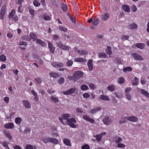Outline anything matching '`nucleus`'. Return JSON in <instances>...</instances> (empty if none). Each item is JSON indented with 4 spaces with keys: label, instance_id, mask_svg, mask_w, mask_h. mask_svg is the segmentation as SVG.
I'll return each mask as SVG.
<instances>
[{
    "label": "nucleus",
    "instance_id": "obj_62",
    "mask_svg": "<svg viewBox=\"0 0 149 149\" xmlns=\"http://www.w3.org/2000/svg\"><path fill=\"white\" fill-rule=\"evenodd\" d=\"M2 145L3 146L6 147L7 149H10L8 146L7 144L6 143L4 142H3L2 143Z\"/></svg>",
    "mask_w": 149,
    "mask_h": 149
},
{
    "label": "nucleus",
    "instance_id": "obj_12",
    "mask_svg": "<svg viewBox=\"0 0 149 149\" xmlns=\"http://www.w3.org/2000/svg\"><path fill=\"white\" fill-rule=\"evenodd\" d=\"M76 90L75 88H71L67 91L64 92L63 94L65 95H68L72 94L75 92Z\"/></svg>",
    "mask_w": 149,
    "mask_h": 149
},
{
    "label": "nucleus",
    "instance_id": "obj_44",
    "mask_svg": "<svg viewBox=\"0 0 149 149\" xmlns=\"http://www.w3.org/2000/svg\"><path fill=\"white\" fill-rule=\"evenodd\" d=\"M106 51L107 53V54H108L109 55H110L111 54L112 52L111 51V49L110 46H107V49L106 50Z\"/></svg>",
    "mask_w": 149,
    "mask_h": 149
},
{
    "label": "nucleus",
    "instance_id": "obj_13",
    "mask_svg": "<svg viewBox=\"0 0 149 149\" xmlns=\"http://www.w3.org/2000/svg\"><path fill=\"white\" fill-rule=\"evenodd\" d=\"M83 118L84 119L91 123H93L95 122V120L91 118L89 116L87 115H84L83 116Z\"/></svg>",
    "mask_w": 149,
    "mask_h": 149
},
{
    "label": "nucleus",
    "instance_id": "obj_21",
    "mask_svg": "<svg viewBox=\"0 0 149 149\" xmlns=\"http://www.w3.org/2000/svg\"><path fill=\"white\" fill-rule=\"evenodd\" d=\"M50 138L43 137L41 138V140L44 143H46L48 142H50Z\"/></svg>",
    "mask_w": 149,
    "mask_h": 149
},
{
    "label": "nucleus",
    "instance_id": "obj_3",
    "mask_svg": "<svg viewBox=\"0 0 149 149\" xmlns=\"http://www.w3.org/2000/svg\"><path fill=\"white\" fill-rule=\"evenodd\" d=\"M22 103L25 108L28 109L31 108V104L29 101L26 100H22Z\"/></svg>",
    "mask_w": 149,
    "mask_h": 149
},
{
    "label": "nucleus",
    "instance_id": "obj_15",
    "mask_svg": "<svg viewBox=\"0 0 149 149\" xmlns=\"http://www.w3.org/2000/svg\"><path fill=\"white\" fill-rule=\"evenodd\" d=\"M14 125L12 123H9L6 124L4 125V127L6 128L12 129L14 127Z\"/></svg>",
    "mask_w": 149,
    "mask_h": 149
},
{
    "label": "nucleus",
    "instance_id": "obj_58",
    "mask_svg": "<svg viewBox=\"0 0 149 149\" xmlns=\"http://www.w3.org/2000/svg\"><path fill=\"white\" fill-rule=\"evenodd\" d=\"M3 100L6 103H8L9 101V97H6L4 98Z\"/></svg>",
    "mask_w": 149,
    "mask_h": 149
},
{
    "label": "nucleus",
    "instance_id": "obj_55",
    "mask_svg": "<svg viewBox=\"0 0 149 149\" xmlns=\"http://www.w3.org/2000/svg\"><path fill=\"white\" fill-rule=\"evenodd\" d=\"M68 6L65 4H63L62 5V8L63 10L64 11H66L67 9Z\"/></svg>",
    "mask_w": 149,
    "mask_h": 149
},
{
    "label": "nucleus",
    "instance_id": "obj_30",
    "mask_svg": "<svg viewBox=\"0 0 149 149\" xmlns=\"http://www.w3.org/2000/svg\"><path fill=\"white\" fill-rule=\"evenodd\" d=\"M50 99L51 102H57L58 101V99L57 97H55L53 95L50 97Z\"/></svg>",
    "mask_w": 149,
    "mask_h": 149
},
{
    "label": "nucleus",
    "instance_id": "obj_41",
    "mask_svg": "<svg viewBox=\"0 0 149 149\" xmlns=\"http://www.w3.org/2000/svg\"><path fill=\"white\" fill-rule=\"evenodd\" d=\"M81 88L83 91L86 90L88 89V87L85 84L82 85L81 86Z\"/></svg>",
    "mask_w": 149,
    "mask_h": 149
},
{
    "label": "nucleus",
    "instance_id": "obj_19",
    "mask_svg": "<svg viewBox=\"0 0 149 149\" xmlns=\"http://www.w3.org/2000/svg\"><path fill=\"white\" fill-rule=\"evenodd\" d=\"M127 120L132 122H135L137 120V118L136 117L134 116H131V117H127Z\"/></svg>",
    "mask_w": 149,
    "mask_h": 149
},
{
    "label": "nucleus",
    "instance_id": "obj_27",
    "mask_svg": "<svg viewBox=\"0 0 149 149\" xmlns=\"http://www.w3.org/2000/svg\"><path fill=\"white\" fill-rule=\"evenodd\" d=\"M101 109V108L100 107H97L93 109H91L90 111V112L92 114L96 113V112L100 111Z\"/></svg>",
    "mask_w": 149,
    "mask_h": 149
},
{
    "label": "nucleus",
    "instance_id": "obj_39",
    "mask_svg": "<svg viewBox=\"0 0 149 149\" xmlns=\"http://www.w3.org/2000/svg\"><path fill=\"white\" fill-rule=\"evenodd\" d=\"M30 36L33 41H35L37 39V36L36 35L33 33H31L30 34Z\"/></svg>",
    "mask_w": 149,
    "mask_h": 149
},
{
    "label": "nucleus",
    "instance_id": "obj_1",
    "mask_svg": "<svg viewBox=\"0 0 149 149\" xmlns=\"http://www.w3.org/2000/svg\"><path fill=\"white\" fill-rule=\"evenodd\" d=\"M70 115L69 114L67 113L63 115L61 117L59 118V119L61 123L63 125H65L64 123L63 119L64 120H67V124L71 127L73 128H76L77 127V125H75L74 123H76V120L73 118H70L68 119L70 117Z\"/></svg>",
    "mask_w": 149,
    "mask_h": 149
},
{
    "label": "nucleus",
    "instance_id": "obj_5",
    "mask_svg": "<svg viewBox=\"0 0 149 149\" xmlns=\"http://www.w3.org/2000/svg\"><path fill=\"white\" fill-rule=\"evenodd\" d=\"M52 65L53 67L57 68H59L63 67V64L62 63L54 61L52 63Z\"/></svg>",
    "mask_w": 149,
    "mask_h": 149
},
{
    "label": "nucleus",
    "instance_id": "obj_31",
    "mask_svg": "<svg viewBox=\"0 0 149 149\" xmlns=\"http://www.w3.org/2000/svg\"><path fill=\"white\" fill-rule=\"evenodd\" d=\"M64 143L67 146H71V143L70 141L67 139H65L63 140Z\"/></svg>",
    "mask_w": 149,
    "mask_h": 149
},
{
    "label": "nucleus",
    "instance_id": "obj_47",
    "mask_svg": "<svg viewBox=\"0 0 149 149\" xmlns=\"http://www.w3.org/2000/svg\"><path fill=\"white\" fill-rule=\"evenodd\" d=\"M96 138L97 140L98 141H101L102 137L100 135L97 134L96 136Z\"/></svg>",
    "mask_w": 149,
    "mask_h": 149
},
{
    "label": "nucleus",
    "instance_id": "obj_24",
    "mask_svg": "<svg viewBox=\"0 0 149 149\" xmlns=\"http://www.w3.org/2000/svg\"><path fill=\"white\" fill-rule=\"evenodd\" d=\"M140 92L141 94L149 98V93L148 92L143 89H140Z\"/></svg>",
    "mask_w": 149,
    "mask_h": 149
},
{
    "label": "nucleus",
    "instance_id": "obj_64",
    "mask_svg": "<svg viewBox=\"0 0 149 149\" xmlns=\"http://www.w3.org/2000/svg\"><path fill=\"white\" fill-rule=\"evenodd\" d=\"M129 37L128 36H123L121 37V39L123 40H127L128 38Z\"/></svg>",
    "mask_w": 149,
    "mask_h": 149
},
{
    "label": "nucleus",
    "instance_id": "obj_9",
    "mask_svg": "<svg viewBox=\"0 0 149 149\" xmlns=\"http://www.w3.org/2000/svg\"><path fill=\"white\" fill-rule=\"evenodd\" d=\"M103 122L104 124L107 125H109L112 123L111 119L108 117H105L103 120Z\"/></svg>",
    "mask_w": 149,
    "mask_h": 149
},
{
    "label": "nucleus",
    "instance_id": "obj_23",
    "mask_svg": "<svg viewBox=\"0 0 149 149\" xmlns=\"http://www.w3.org/2000/svg\"><path fill=\"white\" fill-rule=\"evenodd\" d=\"M36 42L38 44L42 47H45L47 46L46 43L40 39H37L36 41Z\"/></svg>",
    "mask_w": 149,
    "mask_h": 149
},
{
    "label": "nucleus",
    "instance_id": "obj_17",
    "mask_svg": "<svg viewBox=\"0 0 149 149\" xmlns=\"http://www.w3.org/2000/svg\"><path fill=\"white\" fill-rule=\"evenodd\" d=\"M3 133L4 135L9 139H12V136L11 135L8 131L6 130H5L3 131Z\"/></svg>",
    "mask_w": 149,
    "mask_h": 149
},
{
    "label": "nucleus",
    "instance_id": "obj_4",
    "mask_svg": "<svg viewBox=\"0 0 149 149\" xmlns=\"http://www.w3.org/2000/svg\"><path fill=\"white\" fill-rule=\"evenodd\" d=\"M6 7L5 6H3L1 8L0 13V19L3 20L4 17V14L6 12Z\"/></svg>",
    "mask_w": 149,
    "mask_h": 149
},
{
    "label": "nucleus",
    "instance_id": "obj_35",
    "mask_svg": "<svg viewBox=\"0 0 149 149\" xmlns=\"http://www.w3.org/2000/svg\"><path fill=\"white\" fill-rule=\"evenodd\" d=\"M50 142H52L54 144H57L58 143V140L56 138H51Z\"/></svg>",
    "mask_w": 149,
    "mask_h": 149
},
{
    "label": "nucleus",
    "instance_id": "obj_8",
    "mask_svg": "<svg viewBox=\"0 0 149 149\" xmlns=\"http://www.w3.org/2000/svg\"><path fill=\"white\" fill-rule=\"evenodd\" d=\"M57 46L60 49L65 50H68L70 48L69 46H67L63 45L60 42L57 43Z\"/></svg>",
    "mask_w": 149,
    "mask_h": 149
},
{
    "label": "nucleus",
    "instance_id": "obj_16",
    "mask_svg": "<svg viewBox=\"0 0 149 149\" xmlns=\"http://www.w3.org/2000/svg\"><path fill=\"white\" fill-rule=\"evenodd\" d=\"M74 61L75 62H86V60L85 58L81 57L75 58Z\"/></svg>",
    "mask_w": 149,
    "mask_h": 149
},
{
    "label": "nucleus",
    "instance_id": "obj_50",
    "mask_svg": "<svg viewBox=\"0 0 149 149\" xmlns=\"http://www.w3.org/2000/svg\"><path fill=\"white\" fill-rule=\"evenodd\" d=\"M73 63V62L72 61L68 60L66 63V65L68 66H71Z\"/></svg>",
    "mask_w": 149,
    "mask_h": 149
},
{
    "label": "nucleus",
    "instance_id": "obj_56",
    "mask_svg": "<svg viewBox=\"0 0 149 149\" xmlns=\"http://www.w3.org/2000/svg\"><path fill=\"white\" fill-rule=\"evenodd\" d=\"M125 146V145L122 143H118L117 145V147L118 148H124Z\"/></svg>",
    "mask_w": 149,
    "mask_h": 149
},
{
    "label": "nucleus",
    "instance_id": "obj_34",
    "mask_svg": "<svg viewBox=\"0 0 149 149\" xmlns=\"http://www.w3.org/2000/svg\"><path fill=\"white\" fill-rule=\"evenodd\" d=\"M107 88L109 91H113L115 89V86L113 85H109L107 87Z\"/></svg>",
    "mask_w": 149,
    "mask_h": 149
},
{
    "label": "nucleus",
    "instance_id": "obj_11",
    "mask_svg": "<svg viewBox=\"0 0 149 149\" xmlns=\"http://www.w3.org/2000/svg\"><path fill=\"white\" fill-rule=\"evenodd\" d=\"M99 22L98 19L96 17H94L92 24L95 27L97 26Z\"/></svg>",
    "mask_w": 149,
    "mask_h": 149
},
{
    "label": "nucleus",
    "instance_id": "obj_10",
    "mask_svg": "<svg viewBox=\"0 0 149 149\" xmlns=\"http://www.w3.org/2000/svg\"><path fill=\"white\" fill-rule=\"evenodd\" d=\"M110 17V14L107 13H104L102 17V19L104 21L107 20Z\"/></svg>",
    "mask_w": 149,
    "mask_h": 149
},
{
    "label": "nucleus",
    "instance_id": "obj_59",
    "mask_svg": "<svg viewBox=\"0 0 149 149\" xmlns=\"http://www.w3.org/2000/svg\"><path fill=\"white\" fill-rule=\"evenodd\" d=\"M126 98L128 100H131V96L129 93L125 94Z\"/></svg>",
    "mask_w": 149,
    "mask_h": 149
},
{
    "label": "nucleus",
    "instance_id": "obj_52",
    "mask_svg": "<svg viewBox=\"0 0 149 149\" xmlns=\"http://www.w3.org/2000/svg\"><path fill=\"white\" fill-rule=\"evenodd\" d=\"M132 90V88L130 87H127L125 89V94L129 93V92Z\"/></svg>",
    "mask_w": 149,
    "mask_h": 149
},
{
    "label": "nucleus",
    "instance_id": "obj_22",
    "mask_svg": "<svg viewBox=\"0 0 149 149\" xmlns=\"http://www.w3.org/2000/svg\"><path fill=\"white\" fill-rule=\"evenodd\" d=\"M25 149H37V147L35 146L28 144L26 145Z\"/></svg>",
    "mask_w": 149,
    "mask_h": 149
},
{
    "label": "nucleus",
    "instance_id": "obj_32",
    "mask_svg": "<svg viewBox=\"0 0 149 149\" xmlns=\"http://www.w3.org/2000/svg\"><path fill=\"white\" fill-rule=\"evenodd\" d=\"M22 121V119L20 117H17L15 119V122L17 124H20Z\"/></svg>",
    "mask_w": 149,
    "mask_h": 149
},
{
    "label": "nucleus",
    "instance_id": "obj_46",
    "mask_svg": "<svg viewBox=\"0 0 149 149\" xmlns=\"http://www.w3.org/2000/svg\"><path fill=\"white\" fill-rule=\"evenodd\" d=\"M33 4L36 7H38L39 6L40 4L37 1L35 0L33 2Z\"/></svg>",
    "mask_w": 149,
    "mask_h": 149
},
{
    "label": "nucleus",
    "instance_id": "obj_36",
    "mask_svg": "<svg viewBox=\"0 0 149 149\" xmlns=\"http://www.w3.org/2000/svg\"><path fill=\"white\" fill-rule=\"evenodd\" d=\"M125 81V79L123 77H120L118 79V82L120 84H123Z\"/></svg>",
    "mask_w": 149,
    "mask_h": 149
},
{
    "label": "nucleus",
    "instance_id": "obj_48",
    "mask_svg": "<svg viewBox=\"0 0 149 149\" xmlns=\"http://www.w3.org/2000/svg\"><path fill=\"white\" fill-rule=\"evenodd\" d=\"M64 81V78L63 77H60L58 80V82L59 84H61L63 83Z\"/></svg>",
    "mask_w": 149,
    "mask_h": 149
},
{
    "label": "nucleus",
    "instance_id": "obj_63",
    "mask_svg": "<svg viewBox=\"0 0 149 149\" xmlns=\"http://www.w3.org/2000/svg\"><path fill=\"white\" fill-rule=\"evenodd\" d=\"M76 112L77 113H82L83 112V111L80 108H77L76 109Z\"/></svg>",
    "mask_w": 149,
    "mask_h": 149
},
{
    "label": "nucleus",
    "instance_id": "obj_49",
    "mask_svg": "<svg viewBox=\"0 0 149 149\" xmlns=\"http://www.w3.org/2000/svg\"><path fill=\"white\" fill-rule=\"evenodd\" d=\"M35 80L37 83L38 84H40L42 81V80L41 78L37 77L35 79Z\"/></svg>",
    "mask_w": 149,
    "mask_h": 149
},
{
    "label": "nucleus",
    "instance_id": "obj_60",
    "mask_svg": "<svg viewBox=\"0 0 149 149\" xmlns=\"http://www.w3.org/2000/svg\"><path fill=\"white\" fill-rule=\"evenodd\" d=\"M83 96L84 98H88L90 97V95L88 93H86L83 94Z\"/></svg>",
    "mask_w": 149,
    "mask_h": 149
},
{
    "label": "nucleus",
    "instance_id": "obj_6",
    "mask_svg": "<svg viewBox=\"0 0 149 149\" xmlns=\"http://www.w3.org/2000/svg\"><path fill=\"white\" fill-rule=\"evenodd\" d=\"M50 132L52 136L54 137H56L58 136L56 128L55 127H52L51 129Z\"/></svg>",
    "mask_w": 149,
    "mask_h": 149
},
{
    "label": "nucleus",
    "instance_id": "obj_18",
    "mask_svg": "<svg viewBox=\"0 0 149 149\" xmlns=\"http://www.w3.org/2000/svg\"><path fill=\"white\" fill-rule=\"evenodd\" d=\"M123 10L127 13H129L130 11V7L127 5H124L122 6Z\"/></svg>",
    "mask_w": 149,
    "mask_h": 149
},
{
    "label": "nucleus",
    "instance_id": "obj_61",
    "mask_svg": "<svg viewBox=\"0 0 149 149\" xmlns=\"http://www.w3.org/2000/svg\"><path fill=\"white\" fill-rule=\"evenodd\" d=\"M19 45H24L25 46H26L27 45V43L26 42L20 41L19 42Z\"/></svg>",
    "mask_w": 149,
    "mask_h": 149
},
{
    "label": "nucleus",
    "instance_id": "obj_38",
    "mask_svg": "<svg viewBox=\"0 0 149 149\" xmlns=\"http://www.w3.org/2000/svg\"><path fill=\"white\" fill-rule=\"evenodd\" d=\"M15 10L14 9L9 14V18H12L13 17L14 15L15 14Z\"/></svg>",
    "mask_w": 149,
    "mask_h": 149
},
{
    "label": "nucleus",
    "instance_id": "obj_51",
    "mask_svg": "<svg viewBox=\"0 0 149 149\" xmlns=\"http://www.w3.org/2000/svg\"><path fill=\"white\" fill-rule=\"evenodd\" d=\"M127 117H125L122 119L121 121L119 122V123L120 124H121L122 123H126L127 122Z\"/></svg>",
    "mask_w": 149,
    "mask_h": 149
},
{
    "label": "nucleus",
    "instance_id": "obj_54",
    "mask_svg": "<svg viewBox=\"0 0 149 149\" xmlns=\"http://www.w3.org/2000/svg\"><path fill=\"white\" fill-rule=\"evenodd\" d=\"M99 56L101 58H104L106 57V55L105 53H101L99 54Z\"/></svg>",
    "mask_w": 149,
    "mask_h": 149
},
{
    "label": "nucleus",
    "instance_id": "obj_45",
    "mask_svg": "<svg viewBox=\"0 0 149 149\" xmlns=\"http://www.w3.org/2000/svg\"><path fill=\"white\" fill-rule=\"evenodd\" d=\"M122 141V139L120 137L116 138L115 140V142L117 144L121 142Z\"/></svg>",
    "mask_w": 149,
    "mask_h": 149
},
{
    "label": "nucleus",
    "instance_id": "obj_37",
    "mask_svg": "<svg viewBox=\"0 0 149 149\" xmlns=\"http://www.w3.org/2000/svg\"><path fill=\"white\" fill-rule=\"evenodd\" d=\"M6 59V56L5 55L2 54L0 56V61L2 62H5Z\"/></svg>",
    "mask_w": 149,
    "mask_h": 149
},
{
    "label": "nucleus",
    "instance_id": "obj_29",
    "mask_svg": "<svg viewBox=\"0 0 149 149\" xmlns=\"http://www.w3.org/2000/svg\"><path fill=\"white\" fill-rule=\"evenodd\" d=\"M136 47L140 49H143L145 47V45L142 43H139L136 44Z\"/></svg>",
    "mask_w": 149,
    "mask_h": 149
},
{
    "label": "nucleus",
    "instance_id": "obj_33",
    "mask_svg": "<svg viewBox=\"0 0 149 149\" xmlns=\"http://www.w3.org/2000/svg\"><path fill=\"white\" fill-rule=\"evenodd\" d=\"M49 75L51 77L54 78H56L59 76L58 74L56 73L51 72L49 73Z\"/></svg>",
    "mask_w": 149,
    "mask_h": 149
},
{
    "label": "nucleus",
    "instance_id": "obj_43",
    "mask_svg": "<svg viewBox=\"0 0 149 149\" xmlns=\"http://www.w3.org/2000/svg\"><path fill=\"white\" fill-rule=\"evenodd\" d=\"M43 19L46 21H49L51 19V17L46 14L43 15Z\"/></svg>",
    "mask_w": 149,
    "mask_h": 149
},
{
    "label": "nucleus",
    "instance_id": "obj_42",
    "mask_svg": "<svg viewBox=\"0 0 149 149\" xmlns=\"http://www.w3.org/2000/svg\"><path fill=\"white\" fill-rule=\"evenodd\" d=\"M58 29L61 31L65 32L67 31V28L66 27L62 26H59Z\"/></svg>",
    "mask_w": 149,
    "mask_h": 149
},
{
    "label": "nucleus",
    "instance_id": "obj_7",
    "mask_svg": "<svg viewBox=\"0 0 149 149\" xmlns=\"http://www.w3.org/2000/svg\"><path fill=\"white\" fill-rule=\"evenodd\" d=\"M132 56L136 60L140 61H143V58L142 56L137 53H133Z\"/></svg>",
    "mask_w": 149,
    "mask_h": 149
},
{
    "label": "nucleus",
    "instance_id": "obj_53",
    "mask_svg": "<svg viewBox=\"0 0 149 149\" xmlns=\"http://www.w3.org/2000/svg\"><path fill=\"white\" fill-rule=\"evenodd\" d=\"M131 8L133 12H135L137 10V8L135 5H132L131 6Z\"/></svg>",
    "mask_w": 149,
    "mask_h": 149
},
{
    "label": "nucleus",
    "instance_id": "obj_20",
    "mask_svg": "<svg viewBox=\"0 0 149 149\" xmlns=\"http://www.w3.org/2000/svg\"><path fill=\"white\" fill-rule=\"evenodd\" d=\"M99 99L106 101H109L110 98L108 96L104 95H101L99 98Z\"/></svg>",
    "mask_w": 149,
    "mask_h": 149
},
{
    "label": "nucleus",
    "instance_id": "obj_57",
    "mask_svg": "<svg viewBox=\"0 0 149 149\" xmlns=\"http://www.w3.org/2000/svg\"><path fill=\"white\" fill-rule=\"evenodd\" d=\"M82 149H89V146L87 144L83 146L82 147Z\"/></svg>",
    "mask_w": 149,
    "mask_h": 149
},
{
    "label": "nucleus",
    "instance_id": "obj_14",
    "mask_svg": "<svg viewBox=\"0 0 149 149\" xmlns=\"http://www.w3.org/2000/svg\"><path fill=\"white\" fill-rule=\"evenodd\" d=\"M87 65L89 70L90 71H92L93 69L92 60L90 59L88 60V62Z\"/></svg>",
    "mask_w": 149,
    "mask_h": 149
},
{
    "label": "nucleus",
    "instance_id": "obj_28",
    "mask_svg": "<svg viewBox=\"0 0 149 149\" xmlns=\"http://www.w3.org/2000/svg\"><path fill=\"white\" fill-rule=\"evenodd\" d=\"M123 70L124 72H131L132 70V69L130 67L127 66L126 67L123 68Z\"/></svg>",
    "mask_w": 149,
    "mask_h": 149
},
{
    "label": "nucleus",
    "instance_id": "obj_2",
    "mask_svg": "<svg viewBox=\"0 0 149 149\" xmlns=\"http://www.w3.org/2000/svg\"><path fill=\"white\" fill-rule=\"evenodd\" d=\"M84 73L81 71H77L75 72L73 75L74 79H78L81 77L83 75Z\"/></svg>",
    "mask_w": 149,
    "mask_h": 149
},
{
    "label": "nucleus",
    "instance_id": "obj_26",
    "mask_svg": "<svg viewBox=\"0 0 149 149\" xmlns=\"http://www.w3.org/2000/svg\"><path fill=\"white\" fill-rule=\"evenodd\" d=\"M137 27V25L134 23H132L130 24L128 26V28L130 29H136Z\"/></svg>",
    "mask_w": 149,
    "mask_h": 149
},
{
    "label": "nucleus",
    "instance_id": "obj_25",
    "mask_svg": "<svg viewBox=\"0 0 149 149\" xmlns=\"http://www.w3.org/2000/svg\"><path fill=\"white\" fill-rule=\"evenodd\" d=\"M48 45L49 48L50 49V52L51 53H53L54 51V49L53 45L50 42H48Z\"/></svg>",
    "mask_w": 149,
    "mask_h": 149
},
{
    "label": "nucleus",
    "instance_id": "obj_40",
    "mask_svg": "<svg viewBox=\"0 0 149 149\" xmlns=\"http://www.w3.org/2000/svg\"><path fill=\"white\" fill-rule=\"evenodd\" d=\"M78 53L80 55H84L87 54L88 52L85 50H78Z\"/></svg>",
    "mask_w": 149,
    "mask_h": 149
}]
</instances>
